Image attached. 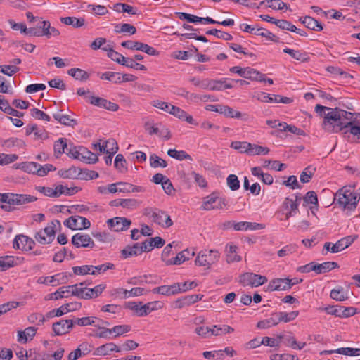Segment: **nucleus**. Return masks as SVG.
Returning <instances> with one entry per match:
<instances>
[{"instance_id": "2f4dec72", "label": "nucleus", "mask_w": 360, "mask_h": 360, "mask_svg": "<svg viewBox=\"0 0 360 360\" xmlns=\"http://www.w3.org/2000/svg\"><path fill=\"white\" fill-rule=\"evenodd\" d=\"M161 308L162 304L158 301L148 302L141 306L139 309V316H146L151 311Z\"/></svg>"}, {"instance_id": "f257e3e1", "label": "nucleus", "mask_w": 360, "mask_h": 360, "mask_svg": "<svg viewBox=\"0 0 360 360\" xmlns=\"http://www.w3.org/2000/svg\"><path fill=\"white\" fill-rule=\"evenodd\" d=\"M315 111L323 117L322 127L329 133H338L352 124L354 113L339 108H329L317 104Z\"/></svg>"}, {"instance_id": "3c124183", "label": "nucleus", "mask_w": 360, "mask_h": 360, "mask_svg": "<svg viewBox=\"0 0 360 360\" xmlns=\"http://www.w3.org/2000/svg\"><path fill=\"white\" fill-rule=\"evenodd\" d=\"M305 27L314 31H321L323 30L321 24L314 18L307 15L304 16Z\"/></svg>"}, {"instance_id": "6e6552de", "label": "nucleus", "mask_w": 360, "mask_h": 360, "mask_svg": "<svg viewBox=\"0 0 360 360\" xmlns=\"http://www.w3.org/2000/svg\"><path fill=\"white\" fill-rule=\"evenodd\" d=\"M265 276L246 272L239 276V283L243 286L258 287L267 282Z\"/></svg>"}, {"instance_id": "f704fd0d", "label": "nucleus", "mask_w": 360, "mask_h": 360, "mask_svg": "<svg viewBox=\"0 0 360 360\" xmlns=\"http://www.w3.org/2000/svg\"><path fill=\"white\" fill-rule=\"evenodd\" d=\"M237 246L234 245H227L226 246V262L230 264L232 262H240L241 257L236 254Z\"/></svg>"}, {"instance_id": "ea45409f", "label": "nucleus", "mask_w": 360, "mask_h": 360, "mask_svg": "<svg viewBox=\"0 0 360 360\" xmlns=\"http://www.w3.org/2000/svg\"><path fill=\"white\" fill-rule=\"evenodd\" d=\"M53 117L55 120H56L59 123L66 126L73 127L77 124V120L74 119H71L68 115L62 114L60 112L54 113Z\"/></svg>"}, {"instance_id": "aec40b11", "label": "nucleus", "mask_w": 360, "mask_h": 360, "mask_svg": "<svg viewBox=\"0 0 360 360\" xmlns=\"http://www.w3.org/2000/svg\"><path fill=\"white\" fill-rule=\"evenodd\" d=\"M356 238V236H347L341 238L331 246L330 252L332 253H337L346 249L354 241Z\"/></svg>"}, {"instance_id": "49530a36", "label": "nucleus", "mask_w": 360, "mask_h": 360, "mask_svg": "<svg viewBox=\"0 0 360 360\" xmlns=\"http://www.w3.org/2000/svg\"><path fill=\"white\" fill-rule=\"evenodd\" d=\"M71 288V295L76 296L79 299L89 300L88 288L79 287V285H72Z\"/></svg>"}, {"instance_id": "37998d69", "label": "nucleus", "mask_w": 360, "mask_h": 360, "mask_svg": "<svg viewBox=\"0 0 360 360\" xmlns=\"http://www.w3.org/2000/svg\"><path fill=\"white\" fill-rule=\"evenodd\" d=\"M276 316H277V319H278V323L280 322L288 323V322H290V321H293L294 319H295L296 317L299 314V311H291V312H289V313L283 312V311H280V312H276Z\"/></svg>"}, {"instance_id": "cd10ccee", "label": "nucleus", "mask_w": 360, "mask_h": 360, "mask_svg": "<svg viewBox=\"0 0 360 360\" xmlns=\"http://www.w3.org/2000/svg\"><path fill=\"white\" fill-rule=\"evenodd\" d=\"M60 178L78 180L81 176V169L75 167H70L68 169H61L58 172Z\"/></svg>"}, {"instance_id": "338daca9", "label": "nucleus", "mask_w": 360, "mask_h": 360, "mask_svg": "<svg viewBox=\"0 0 360 360\" xmlns=\"http://www.w3.org/2000/svg\"><path fill=\"white\" fill-rule=\"evenodd\" d=\"M126 164V160L122 154L116 155L114 160V165L117 169L120 172H124L127 170Z\"/></svg>"}, {"instance_id": "e433bc0d", "label": "nucleus", "mask_w": 360, "mask_h": 360, "mask_svg": "<svg viewBox=\"0 0 360 360\" xmlns=\"http://www.w3.org/2000/svg\"><path fill=\"white\" fill-rule=\"evenodd\" d=\"M68 73L75 79L82 82L86 81L89 78V75L86 71L78 68H72L70 69L68 71Z\"/></svg>"}, {"instance_id": "0eeeda50", "label": "nucleus", "mask_w": 360, "mask_h": 360, "mask_svg": "<svg viewBox=\"0 0 360 360\" xmlns=\"http://www.w3.org/2000/svg\"><path fill=\"white\" fill-rule=\"evenodd\" d=\"M226 205L227 203L224 198L219 197L217 193L213 192L210 195L203 198L201 209L204 210H221Z\"/></svg>"}, {"instance_id": "a18cd8bd", "label": "nucleus", "mask_w": 360, "mask_h": 360, "mask_svg": "<svg viewBox=\"0 0 360 360\" xmlns=\"http://www.w3.org/2000/svg\"><path fill=\"white\" fill-rule=\"evenodd\" d=\"M71 285L63 286L60 288L57 291L50 294L49 299H53L56 300L63 297H68L69 294L71 295Z\"/></svg>"}, {"instance_id": "a878e982", "label": "nucleus", "mask_w": 360, "mask_h": 360, "mask_svg": "<svg viewBox=\"0 0 360 360\" xmlns=\"http://www.w3.org/2000/svg\"><path fill=\"white\" fill-rule=\"evenodd\" d=\"M285 53L289 54L293 59L301 61L307 62L309 60V56L308 53L302 50H295L290 48L283 49Z\"/></svg>"}, {"instance_id": "bb28decb", "label": "nucleus", "mask_w": 360, "mask_h": 360, "mask_svg": "<svg viewBox=\"0 0 360 360\" xmlns=\"http://www.w3.org/2000/svg\"><path fill=\"white\" fill-rule=\"evenodd\" d=\"M227 79L220 80L210 79V91H222L224 89H232L233 84L232 83H227Z\"/></svg>"}, {"instance_id": "412c9836", "label": "nucleus", "mask_w": 360, "mask_h": 360, "mask_svg": "<svg viewBox=\"0 0 360 360\" xmlns=\"http://www.w3.org/2000/svg\"><path fill=\"white\" fill-rule=\"evenodd\" d=\"M194 255L195 252L193 251L191 253L188 249L184 250L179 252L175 257L167 261V266L179 265L184 262L190 259V256L193 257Z\"/></svg>"}, {"instance_id": "2eb2a0df", "label": "nucleus", "mask_w": 360, "mask_h": 360, "mask_svg": "<svg viewBox=\"0 0 360 360\" xmlns=\"http://www.w3.org/2000/svg\"><path fill=\"white\" fill-rule=\"evenodd\" d=\"M72 244L76 248H93L95 243L88 234L77 233L72 237Z\"/></svg>"}, {"instance_id": "dca6fc26", "label": "nucleus", "mask_w": 360, "mask_h": 360, "mask_svg": "<svg viewBox=\"0 0 360 360\" xmlns=\"http://www.w3.org/2000/svg\"><path fill=\"white\" fill-rule=\"evenodd\" d=\"M72 319H62L54 323L52 326L55 335H62L68 333L73 328Z\"/></svg>"}, {"instance_id": "bf43d9fd", "label": "nucleus", "mask_w": 360, "mask_h": 360, "mask_svg": "<svg viewBox=\"0 0 360 360\" xmlns=\"http://www.w3.org/2000/svg\"><path fill=\"white\" fill-rule=\"evenodd\" d=\"M162 295L169 296L172 295L178 294L180 292V283H176L171 285H163Z\"/></svg>"}, {"instance_id": "473e14b6", "label": "nucleus", "mask_w": 360, "mask_h": 360, "mask_svg": "<svg viewBox=\"0 0 360 360\" xmlns=\"http://www.w3.org/2000/svg\"><path fill=\"white\" fill-rule=\"evenodd\" d=\"M80 150L81 155L79 160L88 164L96 163L98 160L97 155L87 150L85 147L83 146V148H81Z\"/></svg>"}, {"instance_id": "de8ad7c7", "label": "nucleus", "mask_w": 360, "mask_h": 360, "mask_svg": "<svg viewBox=\"0 0 360 360\" xmlns=\"http://www.w3.org/2000/svg\"><path fill=\"white\" fill-rule=\"evenodd\" d=\"M72 271L76 275H96V272L94 270V266L92 265H84L82 266H74L72 267Z\"/></svg>"}, {"instance_id": "69168bd1", "label": "nucleus", "mask_w": 360, "mask_h": 360, "mask_svg": "<svg viewBox=\"0 0 360 360\" xmlns=\"http://www.w3.org/2000/svg\"><path fill=\"white\" fill-rule=\"evenodd\" d=\"M335 352L347 356H359L360 348L341 347L335 349Z\"/></svg>"}, {"instance_id": "1a4fd4ad", "label": "nucleus", "mask_w": 360, "mask_h": 360, "mask_svg": "<svg viewBox=\"0 0 360 360\" xmlns=\"http://www.w3.org/2000/svg\"><path fill=\"white\" fill-rule=\"evenodd\" d=\"M121 46L124 48L143 51L150 56H158V51L153 47L139 41H134L131 40L125 41L121 43Z\"/></svg>"}, {"instance_id": "f03ea898", "label": "nucleus", "mask_w": 360, "mask_h": 360, "mask_svg": "<svg viewBox=\"0 0 360 360\" xmlns=\"http://www.w3.org/2000/svg\"><path fill=\"white\" fill-rule=\"evenodd\" d=\"M37 200V197L31 195L0 193V208L6 212H13L15 210L13 205H22Z\"/></svg>"}, {"instance_id": "c85d7f7f", "label": "nucleus", "mask_w": 360, "mask_h": 360, "mask_svg": "<svg viewBox=\"0 0 360 360\" xmlns=\"http://www.w3.org/2000/svg\"><path fill=\"white\" fill-rule=\"evenodd\" d=\"M99 151L101 153L115 154L118 150V146L116 141L114 139H110L103 143V144L98 143Z\"/></svg>"}, {"instance_id": "c9c22d12", "label": "nucleus", "mask_w": 360, "mask_h": 360, "mask_svg": "<svg viewBox=\"0 0 360 360\" xmlns=\"http://www.w3.org/2000/svg\"><path fill=\"white\" fill-rule=\"evenodd\" d=\"M17 264L14 256L5 255L0 257V271H4Z\"/></svg>"}, {"instance_id": "4d7b16f0", "label": "nucleus", "mask_w": 360, "mask_h": 360, "mask_svg": "<svg viewBox=\"0 0 360 360\" xmlns=\"http://www.w3.org/2000/svg\"><path fill=\"white\" fill-rule=\"evenodd\" d=\"M150 165L152 167H162L165 168L167 166V162L158 156L156 154H152L149 158Z\"/></svg>"}, {"instance_id": "864d4df0", "label": "nucleus", "mask_w": 360, "mask_h": 360, "mask_svg": "<svg viewBox=\"0 0 360 360\" xmlns=\"http://www.w3.org/2000/svg\"><path fill=\"white\" fill-rule=\"evenodd\" d=\"M207 262L210 266L211 265L217 263L220 257L219 252L216 250H204L202 251Z\"/></svg>"}, {"instance_id": "9b49d317", "label": "nucleus", "mask_w": 360, "mask_h": 360, "mask_svg": "<svg viewBox=\"0 0 360 360\" xmlns=\"http://www.w3.org/2000/svg\"><path fill=\"white\" fill-rule=\"evenodd\" d=\"M64 225L72 230L87 229L91 226L89 219L81 216H72L64 221Z\"/></svg>"}, {"instance_id": "423d86ee", "label": "nucleus", "mask_w": 360, "mask_h": 360, "mask_svg": "<svg viewBox=\"0 0 360 360\" xmlns=\"http://www.w3.org/2000/svg\"><path fill=\"white\" fill-rule=\"evenodd\" d=\"M240 28L245 32L265 37L268 41L276 43H278L280 41L279 37L264 28L259 27L257 26H251L245 23L240 24Z\"/></svg>"}, {"instance_id": "09e8293b", "label": "nucleus", "mask_w": 360, "mask_h": 360, "mask_svg": "<svg viewBox=\"0 0 360 360\" xmlns=\"http://www.w3.org/2000/svg\"><path fill=\"white\" fill-rule=\"evenodd\" d=\"M60 21L67 25H72L73 27H75V28L81 27L85 23L84 19L77 18L75 17L61 18Z\"/></svg>"}, {"instance_id": "774afa93", "label": "nucleus", "mask_w": 360, "mask_h": 360, "mask_svg": "<svg viewBox=\"0 0 360 360\" xmlns=\"http://www.w3.org/2000/svg\"><path fill=\"white\" fill-rule=\"evenodd\" d=\"M330 296L332 299L336 301H345L348 298V297L344 293L343 288L333 289L330 291Z\"/></svg>"}, {"instance_id": "72a5a7b5", "label": "nucleus", "mask_w": 360, "mask_h": 360, "mask_svg": "<svg viewBox=\"0 0 360 360\" xmlns=\"http://www.w3.org/2000/svg\"><path fill=\"white\" fill-rule=\"evenodd\" d=\"M234 328L228 325H213L212 326L211 335L213 336H222L227 333H231Z\"/></svg>"}, {"instance_id": "7ed1b4c3", "label": "nucleus", "mask_w": 360, "mask_h": 360, "mask_svg": "<svg viewBox=\"0 0 360 360\" xmlns=\"http://www.w3.org/2000/svg\"><path fill=\"white\" fill-rule=\"evenodd\" d=\"M354 186L353 187L346 186L340 188L336 193L338 203L344 210L354 211L359 201L360 196L354 192Z\"/></svg>"}, {"instance_id": "680f3d73", "label": "nucleus", "mask_w": 360, "mask_h": 360, "mask_svg": "<svg viewBox=\"0 0 360 360\" xmlns=\"http://www.w3.org/2000/svg\"><path fill=\"white\" fill-rule=\"evenodd\" d=\"M269 152V149L267 147H263L261 146L251 144L250 147V150L248 151V155H261V154H268Z\"/></svg>"}, {"instance_id": "a211bd4d", "label": "nucleus", "mask_w": 360, "mask_h": 360, "mask_svg": "<svg viewBox=\"0 0 360 360\" xmlns=\"http://www.w3.org/2000/svg\"><path fill=\"white\" fill-rule=\"evenodd\" d=\"M354 117L352 124L348 125V128L345 129L344 134L351 141L360 143V126L355 124L357 120V114H354Z\"/></svg>"}, {"instance_id": "0e129e2a", "label": "nucleus", "mask_w": 360, "mask_h": 360, "mask_svg": "<svg viewBox=\"0 0 360 360\" xmlns=\"http://www.w3.org/2000/svg\"><path fill=\"white\" fill-rule=\"evenodd\" d=\"M105 288H106L105 284H99L92 288H88L87 292H88L89 300L94 298V297H97L98 296H99L103 292V291L105 289Z\"/></svg>"}, {"instance_id": "f3484780", "label": "nucleus", "mask_w": 360, "mask_h": 360, "mask_svg": "<svg viewBox=\"0 0 360 360\" xmlns=\"http://www.w3.org/2000/svg\"><path fill=\"white\" fill-rule=\"evenodd\" d=\"M290 278H274L271 280L268 286L269 291L274 290H288L292 288V284H290Z\"/></svg>"}, {"instance_id": "c03bdc74", "label": "nucleus", "mask_w": 360, "mask_h": 360, "mask_svg": "<svg viewBox=\"0 0 360 360\" xmlns=\"http://www.w3.org/2000/svg\"><path fill=\"white\" fill-rule=\"evenodd\" d=\"M53 149L56 158H58V156L63 153H66V150L68 149L67 139L61 138L58 141H56L54 143Z\"/></svg>"}, {"instance_id": "58836bf2", "label": "nucleus", "mask_w": 360, "mask_h": 360, "mask_svg": "<svg viewBox=\"0 0 360 360\" xmlns=\"http://www.w3.org/2000/svg\"><path fill=\"white\" fill-rule=\"evenodd\" d=\"M118 190L122 193L141 192L143 188L134 186L128 181H118Z\"/></svg>"}, {"instance_id": "c756f323", "label": "nucleus", "mask_w": 360, "mask_h": 360, "mask_svg": "<svg viewBox=\"0 0 360 360\" xmlns=\"http://www.w3.org/2000/svg\"><path fill=\"white\" fill-rule=\"evenodd\" d=\"M169 113L181 120L186 121L189 124H194V120L193 119V117L188 115L184 110H182L179 107L172 105Z\"/></svg>"}, {"instance_id": "6ab92c4d", "label": "nucleus", "mask_w": 360, "mask_h": 360, "mask_svg": "<svg viewBox=\"0 0 360 360\" xmlns=\"http://www.w3.org/2000/svg\"><path fill=\"white\" fill-rule=\"evenodd\" d=\"M203 297V295H190L182 297L175 302V307L177 309H181L184 307L189 306L194 303L201 300Z\"/></svg>"}, {"instance_id": "4c0bfd02", "label": "nucleus", "mask_w": 360, "mask_h": 360, "mask_svg": "<svg viewBox=\"0 0 360 360\" xmlns=\"http://www.w3.org/2000/svg\"><path fill=\"white\" fill-rule=\"evenodd\" d=\"M96 319H97V318L94 316L76 318L73 320V326L75 324H77L78 326H94L95 327H97L98 328H101V326L100 324L95 323Z\"/></svg>"}, {"instance_id": "13d9d810", "label": "nucleus", "mask_w": 360, "mask_h": 360, "mask_svg": "<svg viewBox=\"0 0 360 360\" xmlns=\"http://www.w3.org/2000/svg\"><path fill=\"white\" fill-rule=\"evenodd\" d=\"M206 34H210V35H214L219 39H224L226 41H230V40L233 39V36L231 34L227 33L224 31H221L217 29H212V30H208L206 32Z\"/></svg>"}, {"instance_id": "6e6d98bb", "label": "nucleus", "mask_w": 360, "mask_h": 360, "mask_svg": "<svg viewBox=\"0 0 360 360\" xmlns=\"http://www.w3.org/2000/svg\"><path fill=\"white\" fill-rule=\"evenodd\" d=\"M156 184H161L162 189L165 192L169 195H173L175 193L180 190L178 187H174L172 181H154Z\"/></svg>"}, {"instance_id": "5fc2aeb1", "label": "nucleus", "mask_w": 360, "mask_h": 360, "mask_svg": "<svg viewBox=\"0 0 360 360\" xmlns=\"http://www.w3.org/2000/svg\"><path fill=\"white\" fill-rule=\"evenodd\" d=\"M189 82L196 87L204 90H209L210 79L206 78L201 79L198 77H193L189 79Z\"/></svg>"}, {"instance_id": "ddd939ff", "label": "nucleus", "mask_w": 360, "mask_h": 360, "mask_svg": "<svg viewBox=\"0 0 360 360\" xmlns=\"http://www.w3.org/2000/svg\"><path fill=\"white\" fill-rule=\"evenodd\" d=\"M34 245V240L23 234L17 235L13 242L14 249L21 250L25 252L32 250Z\"/></svg>"}, {"instance_id": "b1692460", "label": "nucleus", "mask_w": 360, "mask_h": 360, "mask_svg": "<svg viewBox=\"0 0 360 360\" xmlns=\"http://www.w3.org/2000/svg\"><path fill=\"white\" fill-rule=\"evenodd\" d=\"M120 348L117 345L109 342L97 347L94 352V355L106 356L110 352H120Z\"/></svg>"}, {"instance_id": "052dcab7", "label": "nucleus", "mask_w": 360, "mask_h": 360, "mask_svg": "<svg viewBox=\"0 0 360 360\" xmlns=\"http://www.w3.org/2000/svg\"><path fill=\"white\" fill-rule=\"evenodd\" d=\"M252 174L260 180H273L272 175L264 173L259 167H255L251 169Z\"/></svg>"}, {"instance_id": "7c9ffc66", "label": "nucleus", "mask_w": 360, "mask_h": 360, "mask_svg": "<svg viewBox=\"0 0 360 360\" xmlns=\"http://www.w3.org/2000/svg\"><path fill=\"white\" fill-rule=\"evenodd\" d=\"M141 254V250L139 248V243H134L133 245H127L121 251V257L127 259L133 256H138Z\"/></svg>"}, {"instance_id": "4468645a", "label": "nucleus", "mask_w": 360, "mask_h": 360, "mask_svg": "<svg viewBox=\"0 0 360 360\" xmlns=\"http://www.w3.org/2000/svg\"><path fill=\"white\" fill-rule=\"evenodd\" d=\"M107 224L110 229L119 232L128 229L131 221L125 217H116L108 219Z\"/></svg>"}, {"instance_id": "39448f33", "label": "nucleus", "mask_w": 360, "mask_h": 360, "mask_svg": "<svg viewBox=\"0 0 360 360\" xmlns=\"http://www.w3.org/2000/svg\"><path fill=\"white\" fill-rule=\"evenodd\" d=\"M319 310L324 311L328 314L333 315L340 318H347L356 314L357 309L353 307H343L341 305H328L324 307H319Z\"/></svg>"}, {"instance_id": "603ef678", "label": "nucleus", "mask_w": 360, "mask_h": 360, "mask_svg": "<svg viewBox=\"0 0 360 360\" xmlns=\"http://www.w3.org/2000/svg\"><path fill=\"white\" fill-rule=\"evenodd\" d=\"M167 155L178 160H191V156L184 150H176V149H169Z\"/></svg>"}, {"instance_id": "9d476101", "label": "nucleus", "mask_w": 360, "mask_h": 360, "mask_svg": "<svg viewBox=\"0 0 360 360\" xmlns=\"http://www.w3.org/2000/svg\"><path fill=\"white\" fill-rule=\"evenodd\" d=\"M82 304L78 302H72L66 303L58 309H54L49 311L46 316V318H53L54 316H61L68 312L75 311L80 309Z\"/></svg>"}, {"instance_id": "8fccbe9b", "label": "nucleus", "mask_w": 360, "mask_h": 360, "mask_svg": "<svg viewBox=\"0 0 360 360\" xmlns=\"http://www.w3.org/2000/svg\"><path fill=\"white\" fill-rule=\"evenodd\" d=\"M338 267V263L335 262H325L321 264H318L317 274H325Z\"/></svg>"}, {"instance_id": "393cba45", "label": "nucleus", "mask_w": 360, "mask_h": 360, "mask_svg": "<svg viewBox=\"0 0 360 360\" xmlns=\"http://www.w3.org/2000/svg\"><path fill=\"white\" fill-rule=\"evenodd\" d=\"M302 200L301 194H292L291 196L285 198L283 202L285 210H298V205Z\"/></svg>"}, {"instance_id": "f8f14e48", "label": "nucleus", "mask_w": 360, "mask_h": 360, "mask_svg": "<svg viewBox=\"0 0 360 360\" xmlns=\"http://www.w3.org/2000/svg\"><path fill=\"white\" fill-rule=\"evenodd\" d=\"M85 99L91 105L106 109L108 110L117 111L119 108V105L117 103H112L103 98L91 95L86 96Z\"/></svg>"}, {"instance_id": "20e7f679", "label": "nucleus", "mask_w": 360, "mask_h": 360, "mask_svg": "<svg viewBox=\"0 0 360 360\" xmlns=\"http://www.w3.org/2000/svg\"><path fill=\"white\" fill-rule=\"evenodd\" d=\"M17 168L21 169L29 174H36L39 176H44L49 172L56 169L51 164L41 165L40 164L34 162H22L18 165Z\"/></svg>"}, {"instance_id": "5701e85b", "label": "nucleus", "mask_w": 360, "mask_h": 360, "mask_svg": "<svg viewBox=\"0 0 360 360\" xmlns=\"http://www.w3.org/2000/svg\"><path fill=\"white\" fill-rule=\"evenodd\" d=\"M265 226L263 224H259L256 222H248V221H239L234 224L235 231H255L264 229Z\"/></svg>"}, {"instance_id": "79ce46f5", "label": "nucleus", "mask_w": 360, "mask_h": 360, "mask_svg": "<svg viewBox=\"0 0 360 360\" xmlns=\"http://www.w3.org/2000/svg\"><path fill=\"white\" fill-rule=\"evenodd\" d=\"M278 324V321L275 312L271 314V317L264 320L259 321L257 324V327L261 329H265L274 326H276Z\"/></svg>"}, {"instance_id": "a19ab883", "label": "nucleus", "mask_w": 360, "mask_h": 360, "mask_svg": "<svg viewBox=\"0 0 360 360\" xmlns=\"http://www.w3.org/2000/svg\"><path fill=\"white\" fill-rule=\"evenodd\" d=\"M56 226H60V222L58 220H54L51 221L46 227H45L42 231V232L46 235L49 240L52 242L54 239V236L56 234Z\"/></svg>"}, {"instance_id": "4be33fe9", "label": "nucleus", "mask_w": 360, "mask_h": 360, "mask_svg": "<svg viewBox=\"0 0 360 360\" xmlns=\"http://www.w3.org/2000/svg\"><path fill=\"white\" fill-rule=\"evenodd\" d=\"M39 28L41 29L42 36H45L48 39L60 35L59 30L52 27L50 22L48 20L41 21L39 25Z\"/></svg>"}, {"instance_id": "e2e57ef3", "label": "nucleus", "mask_w": 360, "mask_h": 360, "mask_svg": "<svg viewBox=\"0 0 360 360\" xmlns=\"http://www.w3.org/2000/svg\"><path fill=\"white\" fill-rule=\"evenodd\" d=\"M231 147L235 150H238L240 153H246L248 154L250 150V143L248 142L241 141H233L231 143Z\"/></svg>"}]
</instances>
